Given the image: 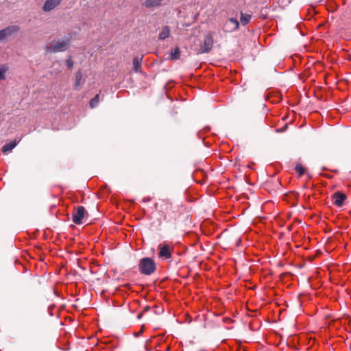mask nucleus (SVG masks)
<instances>
[{
    "label": "nucleus",
    "instance_id": "10",
    "mask_svg": "<svg viewBox=\"0 0 351 351\" xmlns=\"http://www.w3.org/2000/svg\"><path fill=\"white\" fill-rule=\"evenodd\" d=\"M163 0H146L143 5L147 8H152L159 7Z\"/></svg>",
    "mask_w": 351,
    "mask_h": 351
},
{
    "label": "nucleus",
    "instance_id": "4",
    "mask_svg": "<svg viewBox=\"0 0 351 351\" xmlns=\"http://www.w3.org/2000/svg\"><path fill=\"white\" fill-rule=\"evenodd\" d=\"M214 40L211 32L205 34L203 43L200 45V48L197 53H209L213 47Z\"/></svg>",
    "mask_w": 351,
    "mask_h": 351
},
{
    "label": "nucleus",
    "instance_id": "13",
    "mask_svg": "<svg viewBox=\"0 0 351 351\" xmlns=\"http://www.w3.org/2000/svg\"><path fill=\"white\" fill-rule=\"evenodd\" d=\"M16 145L17 142L16 141L10 142L9 143H6L2 147L1 151L3 153L11 152L16 146Z\"/></svg>",
    "mask_w": 351,
    "mask_h": 351
},
{
    "label": "nucleus",
    "instance_id": "22",
    "mask_svg": "<svg viewBox=\"0 0 351 351\" xmlns=\"http://www.w3.org/2000/svg\"><path fill=\"white\" fill-rule=\"evenodd\" d=\"M66 66H68L69 69H71L73 68V62L71 60V57L66 60Z\"/></svg>",
    "mask_w": 351,
    "mask_h": 351
},
{
    "label": "nucleus",
    "instance_id": "8",
    "mask_svg": "<svg viewBox=\"0 0 351 351\" xmlns=\"http://www.w3.org/2000/svg\"><path fill=\"white\" fill-rule=\"evenodd\" d=\"M19 31V27L17 25H11L0 30V40L5 39L7 36H11L14 33Z\"/></svg>",
    "mask_w": 351,
    "mask_h": 351
},
{
    "label": "nucleus",
    "instance_id": "12",
    "mask_svg": "<svg viewBox=\"0 0 351 351\" xmlns=\"http://www.w3.org/2000/svg\"><path fill=\"white\" fill-rule=\"evenodd\" d=\"M170 36V29L168 26L165 25L162 27L161 32L159 34L158 38L160 40H165Z\"/></svg>",
    "mask_w": 351,
    "mask_h": 351
},
{
    "label": "nucleus",
    "instance_id": "5",
    "mask_svg": "<svg viewBox=\"0 0 351 351\" xmlns=\"http://www.w3.org/2000/svg\"><path fill=\"white\" fill-rule=\"evenodd\" d=\"M69 46V40H58L56 43H51L49 46H46L45 49L47 51L53 53L64 51Z\"/></svg>",
    "mask_w": 351,
    "mask_h": 351
},
{
    "label": "nucleus",
    "instance_id": "23",
    "mask_svg": "<svg viewBox=\"0 0 351 351\" xmlns=\"http://www.w3.org/2000/svg\"><path fill=\"white\" fill-rule=\"evenodd\" d=\"M149 309H150V307H149V306H145V307L143 308V311H142V312H143V313H145V312H147V311H149Z\"/></svg>",
    "mask_w": 351,
    "mask_h": 351
},
{
    "label": "nucleus",
    "instance_id": "18",
    "mask_svg": "<svg viewBox=\"0 0 351 351\" xmlns=\"http://www.w3.org/2000/svg\"><path fill=\"white\" fill-rule=\"evenodd\" d=\"M298 196V193H296L295 192H291L287 195V198H290V199H293L292 206H295L297 204Z\"/></svg>",
    "mask_w": 351,
    "mask_h": 351
},
{
    "label": "nucleus",
    "instance_id": "11",
    "mask_svg": "<svg viewBox=\"0 0 351 351\" xmlns=\"http://www.w3.org/2000/svg\"><path fill=\"white\" fill-rule=\"evenodd\" d=\"M142 58L134 57L132 60L133 70L136 73L141 72Z\"/></svg>",
    "mask_w": 351,
    "mask_h": 351
},
{
    "label": "nucleus",
    "instance_id": "25",
    "mask_svg": "<svg viewBox=\"0 0 351 351\" xmlns=\"http://www.w3.org/2000/svg\"><path fill=\"white\" fill-rule=\"evenodd\" d=\"M198 173L204 174V171L202 170H198L195 172V176H197Z\"/></svg>",
    "mask_w": 351,
    "mask_h": 351
},
{
    "label": "nucleus",
    "instance_id": "26",
    "mask_svg": "<svg viewBox=\"0 0 351 351\" xmlns=\"http://www.w3.org/2000/svg\"><path fill=\"white\" fill-rule=\"evenodd\" d=\"M143 312L140 313L137 315L138 319H141V317H142V315H143Z\"/></svg>",
    "mask_w": 351,
    "mask_h": 351
},
{
    "label": "nucleus",
    "instance_id": "20",
    "mask_svg": "<svg viewBox=\"0 0 351 351\" xmlns=\"http://www.w3.org/2000/svg\"><path fill=\"white\" fill-rule=\"evenodd\" d=\"M229 22L234 25V27H232V30H237V29H239V21H238V20L237 19H235V18H230L229 19Z\"/></svg>",
    "mask_w": 351,
    "mask_h": 351
},
{
    "label": "nucleus",
    "instance_id": "6",
    "mask_svg": "<svg viewBox=\"0 0 351 351\" xmlns=\"http://www.w3.org/2000/svg\"><path fill=\"white\" fill-rule=\"evenodd\" d=\"M86 215H88V213L82 206H76L72 213V220L75 224H82Z\"/></svg>",
    "mask_w": 351,
    "mask_h": 351
},
{
    "label": "nucleus",
    "instance_id": "24",
    "mask_svg": "<svg viewBox=\"0 0 351 351\" xmlns=\"http://www.w3.org/2000/svg\"><path fill=\"white\" fill-rule=\"evenodd\" d=\"M324 176L327 178H329V179H331L333 178V176L332 175H329V174H325Z\"/></svg>",
    "mask_w": 351,
    "mask_h": 351
},
{
    "label": "nucleus",
    "instance_id": "19",
    "mask_svg": "<svg viewBox=\"0 0 351 351\" xmlns=\"http://www.w3.org/2000/svg\"><path fill=\"white\" fill-rule=\"evenodd\" d=\"M295 170L297 173H298V175L300 177L302 176V175H304V172H305L304 167L300 163H298L296 165V166L295 167Z\"/></svg>",
    "mask_w": 351,
    "mask_h": 351
},
{
    "label": "nucleus",
    "instance_id": "14",
    "mask_svg": "<svg viewBox=\"0 0 351 351\" xmlns=\"http://www.w3.org/2000/svg\"><path fill=\"white\" fill-rule=\"evenodd\" d=\"M252 18L251 14L241 13L240 21L243 25H246Z\"/></svg>",
    "mask_w": 351,
    "mask_h": 351
},
{
    "label": "nucleus",
    "instance_id": "27",
    "mask_svg": "<svg viewBox=\"0 0 351 351\" xmlns=\"http://www.w3.org/2000/svg\"><path fill=\"white\" fill-rule=\"evenodd\" d=\"M331 171H332V172H334L335 173H338V170L337 169L331 170Z\"/></svg>",
    "mask_w": 351,
    "mask_h": 351
},
{
    "label": "nucleus",
    "instance_id": "17",
    "mask_svg": "<svg viewBox=\"0 0 351 351\" xmlns=\"http://www.w3.org/2000/svg\"><path fill=\"white\" fill-rule=\"evenodd\" d=\"M99 102V95L97 94L89 103L90 107L91 108H95Z\"/></svg>",
    "mask_w": 351,
    "mask_h": 351
},
{
    "label": "nucleus",
    "instance_id": "1",
    "mask_svg": "<svg viewBox=\"0 0 351 351\" xmlns=\"http://www.w3.org/2000/svg\"><path fill=\"white\" fill-rule=\"evenodd\" d=\"M155 208L160 214V219L167 223H173L180 219L184 211L182 206H173L167 199H161L155 204Z\"/></svg>",
    "mask_w": 351,
    "mask_h": 351
},
{
    "label": "nucleus",
    "instance_id": "9",
    "mask_svg": "<svg viewBox=\"0 0 351 351\" xmlns=\"http://www.w3.org/2000/svg\"><path fill=\"white\" fill-rule=\"evenodd\" d=\"M62 0H47L43 7V10L45 12L51 11L58 6Z\"/></svg>",
    "mask_w": 351,
    "mask_h": 351
},
{
    "label": "nucleus",
    "instance_id": "15",
    "mask_svg": "<svg viewBox=\"0 0 351 351\" xmlns=\"http://www.w3.org/2000/svg\"><path fill=\"white\" fill-rule=\"evenodd\" d=\"M82 80V73L80 70L75 74V81L74 84L75 89H77V87L81 84Z\"/></svg>",
    "mask_w": 351,
    "mask_h": 351
},
{
    "label": "nucleus",
    "instance_id": "21",
    "mask_svg": "<svg viewBox=\"0 0 351 351\" xmlns=\"http://www.w3.org/2000/svg\"><path fill=\"white\" fill-rule=\"evenodd\" d=\"M8 70V67L5 65H3L0 69V80H4L5 79V73Z\"/></svg>",
    "mask_w": 351,
    "mask_h": 351
},
{
    "label": "nucleus",
    "instance_id": "3",
    "mask_svg": "<svg viewBox=\"0 0 351 351\" xmlns=\"http://www.w3.org/2000/svg\"><path fill=\"white\" fill-rule=\"evenodd\" d=\"M158 258L162 260L170 259L174 252V247L171 244L162 243L158 245Z\"/></svg>",
    "mask_w": 351,
    "mask_h": 351
},
{
    "label": "nucleus",
    "instance_id": "16",
    "mask_svg": "<svg viewBox=\"0 0 351 351\" xmlns=\"http://www.w3.org/2000/svg\"><path fill=\"white\" fill-rule=\"evenodd\" d=\"M180 57V51L179 47H176L171 50V59L173 60H178Z\"/></svg>",
    "mask_w": 351,
    "mask_h": 351
},
{
    "label": "nucleus",
    "instance_id": "2",
    "mask_svg": "<svg viewBox=\"0 0 351 351\" xmlns=\"http://www.w3.org/2000/svg\"><path fill=\"white\" fill-rule=\"evenodd\" d=\"M138 270L143 275L150 276L156 271V264L150 257L143 258L139 261Z\"/></svg>",
    "mask_w": 351,
    "mask_h": 351
},
{
    "label": "nucleus",
    "instance_id": "7",
    "mask_svg": "<svg viewBox=\"0 0 351 351\" xmlns=\"http://www.w3.org/2000/svg\"><path fill=\"white\" fill-rule=\"evenodd\" d=\"M346 198L347 195L340 191L335 192L332 196L333 204L337 207L342 206Z\"/></svg>",
    "mask_w": 351,
    "mask_h": 351
}]
</instances>
